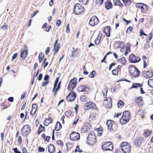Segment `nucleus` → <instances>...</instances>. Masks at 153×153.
I'll return each instance as SVG.
<instances>
[{
	"label": "nucleus",
	"mask_w": 153,
	"mask_h": 153,
	"mask_svg": "<svg viewBox=\"0 0 153 153\" xmlns=\"http://www.w3.org/2000/svg\"><path fill=\"white\" fill-rule=\"evenodd\" d=\"M105 93L102 92L104 99L103 103L105 107L108 108H110L112 106V100L110 97H107V91L104 90Z\"/></svg>",
	"instance_id": "obj_1"
},
{
	"label": "nucleus",
	"mask_w": 153,
	"mask_h": 153,
	"mask_svg": "<svg viewBox=\"0 0 153 153\" xmlns=\"http://www.w3.org/2000/svg\"><path fill=\"white\" fill-rule=\"evenodd\" d=\"M131 114L130 112L127 111H124L120 120V123L123 125L126 124L129 120Z\"/></svg>",
	"instance_id": "obj_2"
},
{
	"label": "nucleus",
	"mask_w": 153,
	"mask_h": 153,
	"mask_svg": "<svg viewBox=\"0 0 153 153\" xmlns=\"http://www.w3.org/2000/svg\"><path fill=\"white\" fill-rule=\"evenodd\" d=\"M120 147L124 153H130L131 147L130 143L126 141L123 142L121 143Z\"/></svg>",
	"instance_id": "obj_3"
},
{
	"label": "nucleus",
	"mask_w": 153,
	"mask_h": 153,
	"mask_svg": "<svg viewBox=\"0 0 153 153\" xmlns=\"http://www.w3.org/2000/svg\"><path fill=\"white\" fill-rule=\"evenodd\" d=\"M106 125L108 129L110 131H116L118 128V125L114 121L111 120L107 121Z\"/></svg>",
	"instance_id": "obj_4"
},
{
	"label": "nucleus",
	"mask_w": 153,
	"mask_h": 153,
	"mask_svg": "<svg viewBox=\"0 0 153 153\" xmlns=\"http://www.w3.org/2000/svg\"><path fill=\"white\" fill-rule=\"evenodd\" d=\"M84 10V7L82 5L79 3H76L74 6L73 12L76 15H79L82 13Z\"/></svg>",
	"instance_id": "obj_5"
},
{
	"label": "nucleus",
	"mask_w": 153,
	"mask_h": 153,
	"mask_svg": "<svg viewBox=\"0 0 153 153\" xmlns=\"http://www.w3.org/2000/svg\"><path fill=\"white\" fill-rule=\"evenodd\" d=\"M97 141L96 137L93 132H90L87 137V143L91 145H94Z\"/></svg>",
	"instance_id": "obj_6"
},
{
	"label": "nucleus",
	"mask_w": 153,
	"mask_h": 153,
	"mask_svg": "<svg viewBox=\"0 0 153 153\" xmlns=\"http://www.w3.org/2000/svg\"><path fill=\"white\" fill-rule=\"evenodd\" d=\"M129 72L131 75L134 77H138L140 74V71L134 65H131L129 67Z\"/></svg>",
	"instance_id": "obj_7"
},
{
	"label": "nucleus",
	"mask_w": 153,
	"mask_h": 153,
	"mask_svg": "<svg viewBox=\"0 0 153 153\" xmlns=\"http://www.w3.org/2000/svg\"><path fill=\"white\" fill-rule=\"evenodd\" d=\"M135 6L137 8L140 9L143 13L146 14L147 12L148 6L147 5L142 3H137Z\"/></svg>",
	"instance_id": "obj_8"
},
{
	"label": "nucleus",
	"mask_w": 153,
	"mask_h": 153,
	"mask_svg": "<svg viewBox=\"0 0 153 153\" xmlns=\"http://www.w3.org/2000/svg\"><path fill=\"white\" fill-rule=\"evenodd\" d=\"M102 148L105 151H111L113 149V144L111 142H105L102 144Z\"/></svg>",
	"instance_id": "obj_9"
},
{
	"label": "nucleus",
	"mask_w": 153,
	"mask_h": 153,
	"mask_svg": "<svg viewBox=\"0 0 153 153\" xmlns=\"http://www.w3.org/2000/svg\"><path fill=\"white\" fill-rule=\"evenodd\" d=\"M31 128L28 125H24L21 129V135L23 136H27L31 131Z\"/></svg>",
	"instance_id": "obj_10"
},
{
	"label": "nucleus",
	"mask_w": 153,
	"mask_h": 153,
	"mask_svg": "<svg viewBox=\"0 0 153 153\" xmlns=\"http://www.w3.org/2000/svg\"><path fill=\"white\" fill-rule=\"evenodd\" d=\"M77 79L76 77H74L70 81L67 88L68 90L71 91L74 89L77 85Z\"/></svg>",
	"instance_id": "obj_11"
},
{
	"label": "nucleus",
	"mask_w": 153,
	"mask_h": 153,
	"mask_svg": "<svg viewBox=\"0 0 153 153\" xmlns=\"http://www.w3.org/2000/svg\"><path fill=\"white\" fill-rule=\"evenodd\" d=\"M84 108L85 110H93L97 109V108L95 103L92 102H88L84 105Z\"/></svg>",
	"instance_id": "obj_12"
},
{
	"label": "nucleus",
	"mask_w": 153,
	"mask_h": 153,
	"mask_svg": "<svg viewBox=\"0 0 153 153\" xmlns=\"http://www.w3.org/2000/svg\"><path fill=\"white\" fill-rule=\"evenodd\" d=\"M140 60V58L133 53L130 54L129 56V61L131 63H138Z\"/></svg>",
	"instance_id": "obj_13"
},
{
	"label": "nucleus",
	"mask_w": 153,
	"mask_h": 153,
	"mask_svg": "<svg viewBox=\"0 0 153 153\" xmlns=\"http://www.w3.org/2000/svg\"><path fill=\"white\" fill-rule=\"evenodd\" d=\"M59 79V76L57 77L56 80L54 82V86L52 90V92H54V97H56L57 95V91L60 89V86L59 85H58L57 87L56 88Z\"/></svg>",
	"instance_id": "obj_14"
},
{
	"label": "nucleus",
	"mask_w": 153,
	"mask_h": 153,
	"mask_svg": "<svg viewBox=\"0 0 153 153\" xmlns=\"http://www.w3.org/2000/svg\"><path fill=\"white\" fill-rule=\"evenodd\" d=\"M70 139L72 141H77L80 139V134L77 132L73 131L70 134Z\"/></svg>",
	"instance_id": "obj_15"
},
{
	"label": "nucleus",
	"mask_w": 153,
	"mask_h": 153,
	"mask_svg": "<svg viewBox=\"0 0 153 153\" xmlns=\"http://www.w3.org/2000/svg\"><path fill=\"white\" fill-rule=\"evenodd\" d=\"M76 94L74 91H71L66 97V100L68 102L74 101L76 98Z\"/></svg>",
	"instance_id": "obj_16"
},
{
	"label": "nucleus",
	"mask_w": 153,
	"mask_h": 153,
	"mask_svg": "<svg viewBox=\"0 0 153 153\" xmlns=\"http://www.w3.org/2000/svg\"><path fill=\"white\" fill-rule=\"evenodd\" d=\"M143 76L146 78L148 79L151 78L153 76V72L151 70H149L147 71H143L142 72Z\"/></svg>",
	"instance_id": "obj_17"
},
{
	"label": "nucleus",
	"mask_w": 153,
	"mask_h": 153,
	"mask_svg": "<svg viewBox=\"0 0 153 153\" xmlns=\"http://www.w3.org/2000/svg\"><path fill=\"white\" fill-rule=\"evenodd\" d=\"M99 20L96 16H93L90 19L89 25L91 26H94L97 25L99 22Z\"/></svg>",
	"instance_id": "obj_18"
},
{
	"label": "nucleus",
	"mask_w": 153,
	"mask_h": 153,
	"mask_svg": "<svg viewBox=\"0 0 153 153\" xmlns=\"http://www.w3.org/2000/svg\"><path fill=\"white\" fill-rule=\"evenodd\" d=\"M90 89V87L88 85H81L78 86L77 90L78 92L86 91Z\"/></svg>",
	"instance_id": "obj_19"
},
{
	"label": "nucleus",
	"mask_w": 153,
	"mask_h": 153,
	"mask_svg": "<svg viewBox=\"0 0 153 153\" xmlns=\"http://www.w3.org/2000/svg\"><path fill=\"white\" fill-rule=\"evenodd\" d=\"M122 66L121 65H118L112 71V74L114 75H117L119 73H120Z\"/></svg>",
	"instance_id": "obj_20"
},
{
	"label": "nucleus",
	"mask_w": 153,
	"mask_h": 153,
	"mask_svg": "<svg viewBox=\"0 0 153 153\" xmlns=\"http://www.w3.org/2000/svg\"><path fill=\"white\" fill-rule=\"evenodd\" d=\"M105 8L107 10H109L113 7V4L110 0L106 1L104 3Z\"/></svg>",
	"instance_id": "obj_21"
},
{
	"label": "nucleus",
	"mask_w": 153,
	"mask_h": 153,
	"mask_svg": "<svg viewBox=\"0 0 153 153\" xmlns=\"http://www.w3.org/2000/svg\"><path fill=\"white\" fill-rule=\"evenodd\" d=\"M58 39H57L54 44V48L53 51L54 52V54H56L58 51L60 47V43H58Z\"/></svg>",
	"instance_id": "obj_22"
},
{
	"label": "nucleus",
	"mask_w": 153,
	"mask_h": 153,
	"mask_svg": "<svg viewBox=\"0 0 153 153\" xmlns=\"http://www.w3.org/2000/svg\"><path fill=\"white\" fill-rule=\"evenodd\" d=\"M135 103L138 105L141 106L143 104L142 98L141 97H136L134 99Z\"/></svg>",
	"instance_id": "obj_23"
},
{
	"label": "nucleus",
	"mask_w": 153,
	"mask_h": 153,
	"mask_svg": "<svg viewBox=\"0 0 153 153\" xmlns=\"http://www.w3.org/2000/svg\"><path fill=\"white\" fill-rule=\"evenodd\" d=\"M48 152L49 153H55V146L52 144H50L48 146Z\"/></svg>",
	"instance_id": "obj_24"
},
{
	"label": "nucleus",
	"mask_w": 153,
	"mask_h": 153,
	"mask_svg": "<svg viewBox=\"0 0 153 153\" xmlns=\"http://www.w3.org/2000/svg\"><path fill=\"white\" fill-rule=\"evenodd\" d=\"M91 128V126L89 123H86L83 126V129L84 130L85 132L90 131V129Z\"/></svg>",
	"instance_id": "obj_25"
},
{
	"label": "nucleus",
	"mask_w": 153,
	"mask_h": 153,
	"mask_svg": "<svg viewBox=\"0 0 153 153\" xmlns=\"http://www.w3.org/2000/svg\"><path fill=\"white\" fill-rule=\"evenodd\" d=\"M111 27L110 26L106 27L103 30V32L106 35V36L108 37L110 36V30Z\"/></svg>",
	"instance_id": "obj_26"
},
{
	"label": "nucleus",
	"mask_w": 153,
	"mask_h": 153,
	"mask_svg": "<svg viewBox=\"0 0 153 153\" xmlns=\"http://www.w3.org/2000/svg\"><path fill=\"white\" fill-rule=\"evenodd\" d=\"M97 114L96 112H92L89 117L88 119L90 122H92L96 119Z\"/></svg>",
	"instance_id": "obj_27"
},
{
	"label": "nucleus",
	"mask_w": 153,
	"mask_h": 153,
	"mask_svg": "<svg viewBox=\"0 0 153 153\" xmlns=\"http://www.w3.org/2000/svg\"><path fill=\"white\" fill-rule=\"evenodd\" d=\"M73 51L71 53V56L73 58L77 57L79 55V49L77 48L74 50V48H73Z\"/></svg>",
	"instance_id": "obj_28"
},
{
	"label": "nucleus",
	"mask_w": 153,
	"mask_h": 153,
	"mask_svg": "<svg viewBox=\"0 0 153 153\" xmlns=\"http://www.w3.org/2000/svg\"><path fill=\"white\" fill-rule=\"evenodd\" d=\"M27 54V52L24 49H22L21 51L20 57L22 59H25Z\"/></svg>",
	"instance_id": "obj_29"
},
{
	"label": "nucleus",
	"mask_w": 153,
	"mask_h": 153,
	"mask_svg": "<svg viewBox=\"0 0 153 153\" xmlns=\"http://www.w3.org/2000/svg\"><path fill=\"white\" fill-rule=\"evenodd\" d=\"M41 137L43 138L44 141L45 142H50L51 137L50 136L45 135V134H42L41 135Z\"/></svg>",
	"instance_id": "obj_30"
},
{
	"label": "nucleus",
	"mask_w": 153,
	"mask_h": 153,
	"mask_svg": "<svg viewBox=\"0 0 153 153\" xmlns=\"http://www.w3.org/2000/svg\"><path fill=\"white\" fill-rule=\"evenodd\" d=\"M53 122V120L51 117L46 119L44 121L43 124L46 126H48L50 124Z\"/></svg>",
	"instance_id": "obj_31"
},
{
	"label": "nucleus",
	"mask_w": 153,
	"mask_h": 153,
	"mask_svg": "<svg viewBox=\"0 0 153 153\" xmlns=\"http://www.w3.org/2000/svg\"><path fill=\"white\" fill-rule=\"evenodd\" d=\"M45 127L42 126V125L40 124L39 125V128L37 130V132L38 135H39L42 132H45Z\"/></svg>",
	"instance_id": "obj_32"
},
{
	"label": "nucleus",
	"mask_w": 153,
	"mask_h": 153,
	"mask_svg": "<svg viewBox=\"0 0 153 153\" xmlns=\"http://www.w3.org/2000/svg\"><path fill=\"white\" fill-rule=\"evenodd\" d=\"M142 59L143 61V68H145L149 64L148 60L146 56L145 55H143V56Z\"/></svg>",
	"instance_id": "obj_33"
},
{
	"label": "nucleus",
	"mask_w": 153,
	"mask_h": 153,
	"mask_svg": "<svg viewBox=\"0 0 153 153\" xmlns=\"http://www.w3.org/2000/svg\"><path fill=\"white\" fill-rule=\"evenodd\" d=\"M114 4L115 6L117 5L121 7L123 6V4L122 3L120 0H113Z\"/></svg>",
	"instance_id": "obj_34"
},
{
	"label": "nucleus",
	"mask_w": 153,
	"mask_h": 153,
	"mask_svg": "<svg viewBox=\"0 0 153 153\" xmlns=\"http://www.w3.org/2000/svg\"><path fill=\"white\" fill-rule=\"evenodd\" d=\"M135 146H140L141 144V139L139 138H136L134 142Z\"/></svg>",
	"instance_id": "obj_35"
},
{
	"label": "nucleus",
	"mask_w": 153,
	"mask_h": 153,
	"mask_svg": "<svg viewBox=\"0 0 153 153\" xmlns=\"http://www.w3.org/2000/svg\"><path fill=\"white\" fill-rule=\"evenodd\" d=\"M102 33H100L98 37L95 39L94 43L96 45H98L99 44L100 42V39L102 36Z\"/></svg>",
	"instance_id": "obj_36"
},
{
	"label": "nucleus",
	"mask_w": 153,
	"mask_h": 153,
	"mask_svg": "<svg viewBox=\"0 0 153 153\" xmlns=\"http://www.w3.org/2000/svg\"><path fill=\"white\" fill-rule=\"evenodd\" d=\"M1 105L3 109L7 108L10 106L9 103L7 101H4L1 104Z\"/></svg>",
	"instance_id": "obj_37"
},
{
	"label": "nucleus",
	"mask_w": 153,
	"mask_h": 153,
	"mask_svg": "<svg viewBox=\"0 0 153 153\" xmlns=\"http://www.w3.org/2000/svg\"><path fill=\"white\" fill-rule=\"evenodd\" d=\"M152 131L149 129H147L144 132V137H148L152 134Z\"/></svg>",
	"instance_id": "obj_38"
},
{
	"label": "nucleus",
	"mask_w": 153,
	"mask_h": 153,
	"mask_svg": "<svg viewBox=\"0 0 153 153\" xmlns=\"http://www.w3.org/2000/svg\"><path fill=\"white\" fill-rule=\"evenodd\" d=\"M62 127V126L59 122H57L56 124L55 129L56 131H58L60 130Z\"/></svg>",
	"instance_id": "obj_39"
},
{
	"label": "nucleus",
	"mask_w": 153,
	"mask_h": 153,
	"mask_svg": "<svg viewBox=\"0 0 153 153\" xmlns=\"http://www.w3.org/2000/svg\"><path fill=\"white\" fill-rule=\"evenodd\" d=\"M153 37V35L152 33V32H151L149 34L148 36L146 37V42L149 43L150 40L152 39Z\"/></svg>",
	"instance_id": "obj_40"
},
{
	"label": "nucleus",
	"mask_w": 153,
	"mask_h": 153,
	"mask_svg": "<svg viewBox=\"0 0 153 153\" xmlns=\"http://www.w3.org/2000/svg\"><path fill=\"white\" fill-rule=\"evenodd\" d=\"M131 46V45L130 43H127V46L126 47V52L125 53V55L126 56L129 52H130L131 50L130 49V47Z\"/></svg>",
	"instance_id": "obj_41"
},
{
	"label": "nucleus",
	"mask_w": 153,
	"mask_h": 153,
	"mask_svg": "<svg viewBox=\"0 0 153 153\" xmlns=\"http://www.w3.org/2000/svg\"><path fill=\"white\" fill-rule=\"evenodd\" d=\"M117 61L118 62H120L121 63L125 65L126 62V58L124 57H123L117 60Z\"/></svg>",
	"instance_id": "obj_42"
},
{
	"label": "nucleus",
	"mask_w": 153,
	"mask_h": 153,
	"mask_svg": "<svg viewBox=\"0 0 153 153\" xmlns=\"http://www.w3.org/2000/svg\"><path fill=\"white\" fill-rule=\"evenodd\" d=\"M124 5L126 6H128L131 4V0H122Z\"/></svg>",
	"instance_id": "obj_43"
},
{
	"label": "nucleus",
	"mask_w": 153,
	"mask_h": 153,
	"mask_svg": "<svg viewBox=\"0 0 153 153\" xmlns=\"http://www.w3.org/2000/svg\"><path fill=\"white\" fill-rule=\"evenodd\" d=\"M142 86V85L141 84L133 83L132 84V86L131 88H137L138 87H140Z\"/></svg>",
	"instance_id": "obj_44"
},
{
	"label": "nucleus",
	"mask_w": 153,
	"mask_h": 153,
	"mask_svg": "<svg viewBox=\"0 0 153 153\" xmlns=\"http://www.w3.org/2000/svg\"><path fill=\"white\" fill-rule=\"evenodd\" d=\"M45 56L44 54H43L42 53H39L38 57V59L39 63L41 62L42 60L44 58Z\"/></svg>",
	"instance_id": "obj_45"
},
{
	"label": "nucleus",
	"mask_w": 153,
	"mask_h": 153,
	"mask_svg": "<svg viewBox=\"0 0 153 153\" xmlns=\"http://www.w3.org/2000/svg\"><path fill=\"white\" fill-rule=\"evenodd\" d=\"M148 83L149 86L151 88H153V79H149L148 81Z\"/></svg>",
	"instance_id": "obj_46"
},
{
	"label": "nucleus",
	"mask_w": 153,
	"mask_h": 153,
	"mask_svg": "<svg viewBox=\"0 0 153 153\" xmlns=\"http://www.w3.org/2000/svg\"><path fill=\"white\" fill-rule=\"evenodd\" d=\"M124 102L121 100H120L117 103V106L119 108L122 107L124 106Z\"/></svg>",
	"instance_id": "obj_47"
},
{
	"label": "nucleus",
	"mask_w": 153,
	"mask_h": 153,
	"mask_svg": "<svg viewBox=\"0 0 153 153\" xmlns=\"http://www.w3.org/2000/svg\"><path fill=\"white\" fill-rule=\"evenodd\" d=\"M80 98L82 102H85L87 100V96L85 95H82Z\"/></svg>",
	"instance_id": "obj_48"
},
{
	"label": "nucleus",
	"mask_w": 153,
	"mask_h": 153,
	"mask_svg": "<svg viewBox=\"0 0 153 153\" xmlns=\"http://www.w3.org/2000/svg\"><path fill=\"white\" fill-rule=\"evenodd\" d=\"M67 149L68 150L71 149L73 147V144L71 143H68L66 144Z\"/></svg>",
	"instance_id": "obj_49"
},
{
	"label": "nucleus",
	"mask_w": 153,
	"mask_h": 153,
	"mask_svg": "<svg viewBox=\"0 0 153 153\" xmlns=\"http://www.w3.org/2000/svg\"><path fill=\"white\" fill-rule=\"evenodd\" d=\"M143 35L146 36L147 35L146 34L143 28H141L140 30V37H142Z\"/></svg>",
	"instance_id": "obj_50"
},
{
	"label": "nucleus",
	"mask_w": 153,
	"mask_h": 153,
	"mask_svg": "<svg viewBox=\"0 0 153 153\" xmlns=\"http://www.w3.org/2000/svg\"><path fill=\"white\" fill-rule=\"evenodd\" d=\"M96 75V73L95 71H93L91 74L89 75V76L90 77L92 78L94 77Z\"/></svg>",
	"instance_id": "obj_51"
},
{
	"label": "nucleus",
	"mask_w": 153,
	"mask_h": 153,
	"mask_svg": "<svg viewBox=\"0 0 153 153\" xmlns=\"http://www.w3.org/2000/svg\"><path fill=\"white\" fill-rule=\"evenodd\" d=\"M79 1L83 4L85 5L88 2L89 0H79Z\"/></svg>",
	"instance_id": "obj_52"
},
{
	"label": "nucleus",
	"mask_w": 153,
	"mask_h": 153,
	"mask_svg": "<svg viewBox=\"0 0 153 153\" xmlns=\"http://www.w3.org/2000/svg\"><path fill=\"white\" fill-rule=\"evenodd\" d=\"M47 59L45 58L44 59V60L43 61L42 65H44V68H45L48 64V62H46Z\"/></svg>",
	"instance_id": "obj_53"
},
{
	"label": "nucleus",
	"mask_w": 153,
	"mask_h": 153,
	"mask_svg": "<svg viewBox=\"0 0 153 153\" xmlns=\"http://www.w3.org/2000/svg\"><path fill=\"white\" fill-rule=\"evenodd\" d=\"M72 112L71 111H66L65 112V115L67 117H69L71 115Z\"/></svg>",
	"instance_id": "obj_54"
},
{
	"label": "nucleus",
	"mask_w": 153,
	"mask_h": 153,
	"mask_svg": "<svg viewBox=\"0 0 153 153\" xmlns=\"http://www.w3.org/2000/svg\"><path fill=\"white\" fill-rule=\"evenodd\" d=\"M132 27L131 26H129L127 29L126 31V33H130L131 31L133 30Z\"/></svg>",
	"instance_id": "obj_55"
},
{
	"label": "nucleus",
	"mask_w": 153,
	"mask_h": 153,
	"mask_svg": "<svg viewBox=\"0 0 153 153\" xmlns=\"http://www.w3.org/2000/svg\"><path fill=\"white\" fill-rule=\"evenodd\" d=\"M103 1L104 0H96V2L97 4L101 5L102 4Z\"/></svg>",
	"instance_id": "obj_56"
},
{
	"label": "nucleus",
	"mask_w": 153,
	"mask_h": 153,
	"mask_svg": "<svg viewBox=\"0 0 153 153\" xmlns=\"http://www.w3.org/2000/svg\"><path fill=\"white\" fill-rule=\"evenodd\" d=\"M45 151V149L41 146H39L38 149V151L39 152H43Z\"/></svg>",
	"instance_id": "obj_57"
},
{
	"label": "nucleus",
	"mask_w": 153,
	"mask_h": 153,
	"mask_svg": "<svg viewBox=\"0 0 153 153\" xmlns=\"http://www.w3.org/2000/svg\"><path fill=\"white\" fill-rule=\"evenodd\" d=\"M76 152H82V150L79 149V146H77L76 147V149L75 150Z\"/></svg>",
	"instance_id": "obj_58"
},
{
	"label": "nucleus",
	"mask_w": 153,
	"mask_h": 153,
	"mask_svg": "<svg viewBox=\"0 0 153 153\" xmlns=\"http://www.w3.org/2000/svg\"><path fill=\"white\" fill-rule=\"evenodd\" d=\"M37 106L35 104H33L32 105V109L36 111L37 110Z\"/></svg>",
	"instance_id": "obj_59"
},
{
	"label": "nucleus",
	"mask_w": 153,
	"mask_h": 153,
	"mask_svg": "<svg viewBox=\"0 0 153 153\" xmlns=\"http://www.w3.org/2000/svg\"><path fill=\"white\" fill-rule=\"evenodd\" d=\"M99 129L97 131V132L98 133V135L100 136L102 135V127H100L99 128Z\"/></svg>",
	"instance_id": "obj_60"
},
{
	"label": "nucleus",
	"mask_w": 153,
	"mask_h": 153,
	"mask_svg": "<svg viewBox=\"0 0 153 153\" xmlns=\"http://www.w3.org/2000/svg\"><path fill=\"white\" fill-rule=\"evenodd\" d=\"M65 31L67 33H69L70 32V29L69 28V23H68L66 27V30Z\"/></svg>",
	"instance_id": "obj_61"
},
{
	"label": "nucleus",
	"mask_w": 153,
	"mask_h": 153,
	"mask_svg": "<svg viewBox=\"0 0 153 153\" xmlns=\"http://www.w3.org/2000/svg\"><path fill=\"white\" fill-rule=\"evenodd\" d=\"M57 144L59 146H62L63 145V143L61 140H58L56 142Z\"/></svg>",
	"instance_id": "obj_62"
},
{
	"label": "nucleus",
	"mask_w": 153,
	"mask_h": 153,
	"mask_svg": "<svg viewBox=\"0 0 153 153\" xmlns=\"http://www.w3.org/2000/svg\"><path fill=\"white\" fill-rule=\"evenodd\" d=\"M149 42H146V43L144 45V49H146L148 48L149 47Z\"/></svg>",
	"instance_id": "obj_63"
},
{
	"label": "nucleus",
	"mask_w": 153,
	"mask_h": 153,
	"mask_svg": "<svg viewBox=\"0 0 153 153\" xmlns=\"http://www.w3.org/2000/svg\"><path fill=\"white\" fill-rule=\"evenodd\" d=\"M18 142L19 144H21L22 143V136H19L18 140Z\"/></svg>",
	"instance_id": "obj_64"
}]
</instances>
